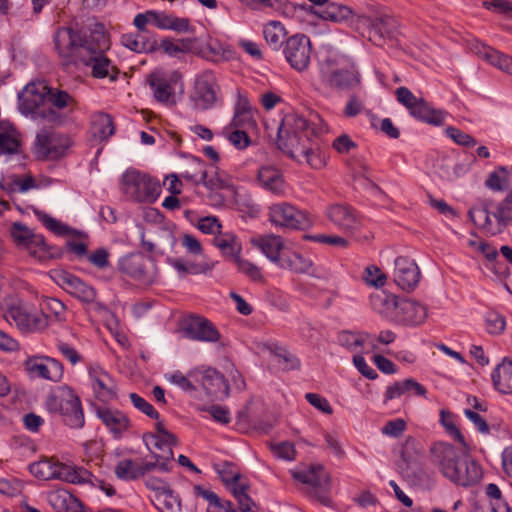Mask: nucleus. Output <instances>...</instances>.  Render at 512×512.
<instances>
[{
	"mask_svg": "<svg viewBox=\"0 0 512 512\" xmlns=\"http://www.w3.org/2000/svg\"><path fill=\"white\" fill-rule=\"evenodd\" d=\"M433 460L442 474L452 482L467 487L482 478L481 467L454 446L439 442L431 448Z\"/></svg>",
	"mask_w": 512,
	"mask_h": 512,
	"instance_id": "obj_1",
	"label": "nucleus"
},
{
	"mask_svg": "<svg viewBox=\"0 0 512 512\" xmlns=\"http://www.w3.org/2000/svg\"><path fill=\"white\" fill-rule=\"evenodd\" d=\"M470 220L489 236L501 234L512 225V192L496 206L481 202L470 208Z\"/></svg>",
	"mask_w": 512,
	"mask_h": 512,
	"instance_id": "obj_2",
	"label": "nucleus"
},
{
	"mask_svg": "<svg viewBox=\"0 0 512 512\" xmlns=\"http://www.w3.org/2000/svg\"><path fill=\"white\" fill-rule=\"evenodd\" d=\"M0 310L6 321L14 323L24 333L41 332L49 325L50 320L45 312L34 309L16 296L3 297Z\"/></svg>",
	"mask_w": 512,
	"mask_h": 512,
	"instance_id": "obj_3",
	"label": "nucleus"
},
{
	"mask_svg": "<svg viewBox=\"0 0 512 512\" xmlns=\"http://www.w3.org/2000/svg\"><path fill=\"white\" fill-rule=\"evenodd\" d=\"M49 86L45 82H33L25 86L19 95V109L25 115L42 118L49 123H62L63 115L47 106Z\"/></svg>",
	"mask_w": 512,
	"mask_h": 512,
	"instance_id": "obj_4",
	"label": "nucleus"
},
{
	"mask_svg": "<svg viewBox=\"0 0 512 512\" xmlns=\"http://www.w3.org/2000/svg\"><path fill=\"white\" fill-rule=\"evenodd\" d=\"M45 407L50 413L61 414L64 422L72 428H81L84 425L81 402L74 391L66 385L56 388L47 396Z\"/></svg>",
	"mask_w": 512,
	"mask_h": 512,
	"instance_id": "obj_5",
	"label": "nucleus"
},
{
	"mask_svg": "<svg viewBox=\"0 0 512 512\" xmlns=\"http://www.w3.org/2000/svg\"><path fill=\"white\" fill-rule=\"evenodd\" d=\"M91 38L93 42L88 48V53L84 54L80 62L91 68L94 77H107L114 81L117 78L118 70L104 54V50L109 46L106 35L96 31L91 34Z\"/></svg>",
	"mask_w": 512,
	"mask_h": 512,
	"instance_id": "obj_6",
	"label": "nucleus"
},
{
	"mask_svg": "<svg viewBox=\"0 0 512 512\" xmlns=\"http://www.w3.org/2000/svg\"><path fill=\"white\" fill-rule=\"evenodd\" d=\"M121 190L135 201L152 203L159 196L161 187L148 174L128 169L121 177Z\"/></svg>",
	"mask_w": 512,
	"mask_h": 512,
	"instance_id": "obj_7",
	"label": "nucleus"
},
{
	"mask_svg": "<svg viewBox=\"0 0 512 512\" xmlns=\"http://www.w3.org/2000/svg\"><path fill=\"white\" fill-rule=\"evenodd\" d=\"M295 480L307 486L311 496L320 503L329 506L331 500L328 493L331 488L330 476L322 465L312 464L296 468L292 471Z\"/></svg>",
	"mask_w": 512,
	"mask_h": 512,
	"instance_id": "obj_8",
	"label": "nucleus"
},
{
	"mask_svg": "<svg viewBox=\"0 0 512 512\" xmlns=\"http://www.w3.org/2000/svg\"><path fill=\"white\" fill-rule=\"evenodd\" d=\"M31 474L41 480H61L65 482H79L89 477L87 470L82 467H73L61 463L53 458H45L29 465Z\"/></svg>",
	"mask_w": 512,
	"mask_h": 512,
	"instance_id": "obj_9",
	"label": "nucleus"
},
{
	"mask_svg": "<svg viewBox=\"0 0 512 512\" xmlns=\"http://www.w3.org/2000/svg\"><path fill=\"white\" fill-rule=\"evenodd\" d=\"M92 42L91 37L83 39L74 30L64 27L58 29L54 36L55 48L65 65L80 62Z\"/></svg>",
	"mask_w": 512,
	"mask_h": 512,
	"instance_id": "obj_10",
	"label": "nucleus"
},
{
	"mask_svg": "<svg viewBox=\"0 0 512 512\" xmlns=\"http://www.w3.org/2000/svg\"><path fill=\"white\" fill-rule=\"evenodd\" d=\"M312 43L304 34H294L285 40L283 54L292 69L299 73L307 71L312 61Z\"/></svg>",
	"mask_w": 512,
	"mask_h": 512,
	"instance_id": "obj_11",
	"label": "nucleus"
},
{
	"mask_svg": "<svg viewBox=\"0 0 512 512\" xmlns=\"http://www.w3.org/2000/svg\"><path fill=\"white\" fill-rule=\"evenodd\" d=\"M119 269L123 274L144 286L155 283L158 276L155 262L140 253L123 257L119 262Z\"/></svg>",
	"mask_w": 512,
	"mask_h": 512,
	"instance_id": "obj_12",
	"label": "nucleus"
},
{
	"mask_svg": "<svg viewBox=\"0 0 512 512\" xmlns=\"http://www.w3.org/2000/svg\"><path fill=\"white\" fill-rule=\"evenodd\" d=\"M181 74L176 70L156 69L147 78L154 99L165 105H174L175 88L181 82Z\"/></svg>",
	"mask_w": 512,
	"mask_h": 512,
	"instance_id": "obj_13",
	"label": "nucleus"
},
{
	"mask_svg": "<svg viewBox=\"0 0 512 512\" xmlns=\"http://www.w3.org/2000/svg\"><path fill=\"white\" fill-rule=\"evenodd\" d=\"M355 27L362 33L367 32L369 39L376 45H382L385 38H390L397 30V21L387 14H377L375 17L358 16Z\"/></svg>",
	"mask_w": 512,
	"mask_h": 512,
	"instance_id": "obj_14",
	"label": "nucleus"
},
{
	"mask_svg": "<svg viewBox=\"0 0 512 512\" xmlns=\"http://www.w3.org/2000/svg\"><path fill=\"white\" fill-rule=\"evenodd\" d=\"M269 221L276 227L298 230L310 226L311 222L304 211L287 202L272 204L268 207Z\"/></svg>",
	"mask_w": 512,
	"mask_h": 512,
	"instance_id": "obj_15",
	"label": "nucleus"
},
{
	"mask_svg": "<svg viewBox=\"0 0 512 512\" xmlns=\"http://www.w3.org/2000/svg\"><path fill=\"white\" fill-rule=\"evenodd\" d=\"M218 90L217 80L212 71H203L198 74L190 96L193 107L198 110L213 107L218 99Z\"/></svg>",
	"mask_w": 512,
	"mask_h": 512,
	"instance_id": "obj_16",
	"label": "nucleus"
},
{
	"mask_svg": "<svg viewBox=\"0 0 512 512\" xmlns=\"http://www.w3.org/2000/svg\"><path fill=\"white\" fill-rule=\"evenodd\" d=\"M155 429V433H147L144 435L143 439L149 449L155 448L162 452L158 454L163 460L159 464V470L166 472L170 470L171 460L174 457L172 447L177 444V440L176 437L165 428L162 421H158L155 424Z\"/></svg>",
	"mask_w": 512,
	"mask_h": 512,
	"instance_id": "obj_17",
	"label": "nucleus"
},
{
	"mask_svg": "<svg viewBox=\"0 0 512 512\" xmlns=\"http://www.w3.org/2000/svg\"><path fill=\"white\" fill-rule=\"evenodd\" d=\"M23 365L30 378H40L52 382H59L63 378L62 363L49 356L28 357Z\"/></svg>",
	"mask_w": 512,
	"mask_h": 512,
	"instance_id": "obj_18",
	"label": "nucleus"
},
{
	"mask_svg": "<svg viewBox=\"0 0 512 512\" xmlns=\"http://www.w3.org/2000/svg\"><path fill=\"white\" fill-rule=\"evenodd\" d=\"M70 145L69 139L51 130H42L36 136L35 154L41 159H58Z\"/></svg>",
	"mask_w": 512,
	"mask_h": 512,
	"instance_id": "obj_19",
	"label": "nucleus"
},
{
	"mask_svg": "<svg viewBox=\"0 0 512 512\" xmlns=\"http://www.w3.org/2000/svg\"><path fill=\"white\" fill-rule=\"evenodd\" d=\"M23 144L20 133L7 122H0V162L7 163L23 157Z\"/></svg>",
	"mask_w": 512,
	"mask_h": 512,
	"instance_id": "obj_20",
	"label": "nucleus"
},
{
	"mask_svg": "<svg viewBox=\"0 0 512 512\" xmlns=\"http://www.w3.org/2000/svg\"><path fill=\"white\" fill-rule=\"evenodd\" d=\"M336 60L328 57L321 66L323 81L331 88L349 89L358 82L356 74L348 69H334Z\"/></svg>",
	"mask_w": 512,
	"mask_h": 512,
	"instance_id": "obj_21",
	"label": "nucleus"
},
{
	"mask_svg": "<svg viewBox=\"0 0 512 512\" xmlns=\"http://www.w3.org/2000/svg\"><path fill=\"white\" fill-rule=\"evenodd\" d=\"M54 279L67 293L82 302L91 303L96 298L92 286L66 271H55Z\"/></svg>",
	"mask_w": 512,
	"mask_h": 512,
	"instance_id": "obj_22",
	"label": "nucleus"
},
{
	"mask_svg": "<svg viewBox=\"0 0 512 512\" xmlns=\"http://www.w3.org/2000/svg\"><path fill=\"white\" fill-rule=\"evenodd\" d=\"M420 270L416 262L408 257L395 259L394 280L405 291H412L420 281Z\"/></svg>",
	"mask_w": 512,
	"mask_h": 512,
	"instance_id": "obj_23",
	"label": "nucleus"
},
{
	"mask_svg": "<svg viewBox=\"0 0 512 512\" xmlns=\"http://www.w3.org/2000/svg\"><path fill=\"white\" fill-rule=\"evenodd\" d=\"M96 415L115 439L122 438L130 427L128 417L117 409L97 407Z\"/></svg>",
	"mask_w": 512,
	"mask_h": 512,
	"instance_id": "obj_24",
	"label": "nucleus"
},
{
	"mask_svg": "<svg viewBox=\"0 0 512 512\" xmlns=\"http://www.w3.org/2000/svg\"><path fill=\"white\" fill-rule=\"evenodd\" d=\"M253 247L260 250L270 261L279 264L283 253L287 250L282 237L274 234L258 235L250 239Z\"/></svg>",
	"mask_w": 512,
	"mask_h": 512,
	"instance_id": "obj_25",
	"label": "nucleus"
},
{
	"mask_svg": "<svg viewBox=\"0 0 512 512\" xmlns=\"http://www.w3.org/2000/svg\"><path fill=\"white\" fill-rule=\"evenodd\" d=\"M470 49L474 54L488 62L490 65L512 76V57L509 55H506L480 41L473 42Z\"/></svg>",
	"mask_w": 512,
	"mask_h": 512,
	"instance_id": "obj_26",
	"label": "nucleus"
},
{
	"mask_svg": "<svg viewBox=\"0 0 512 512\" xmlns=\"http://www.w3.org/2000/svg\"><path fill=\"white\" fill-rule=\"evenodd\" d=\"M89 377L96 398L107 402L115 398V383L110 375L97 365L89 368Z\"/></svg>",
	"mask_w": 512,
	"mask_h": 512,
	"instance_id": "obj_27",
	"label": "nucleus"
},
{
	"mask_svg": "<svg viewBox=\"0 0 512 512\" xmlns=\"http://www.w3.org/2000/svg\"><path fill=\"white\" fill-rule=\"evenodd\" d=\"M329 221L345 232H353L359 227L358 216L355 211L346 204H333L326 210Z\"/></svg>",
	"mask_w": 512,
	"mask_h": 512,
	"instance_id": "obj_28",
	"label": "nucleus"
},
{
	"mask_svg": "<svg viewBox=\"0 0 512 512\" xmlns=\"http://www.w3.org/2000/svg\"><path fill=\"white\" fill-rule=\"evenodd\" d=\"M427 317V308L417 301L404 299L399 300L394 319L406 325L422 324Z\"/></svg>",
	"mask_w": 512,
	"mask_h": 512,
	"instance_id": "obj_29",
	"label": "nucleus"
},
{
	"mask_svg": "<svg viewBox=\"0 0 512 512\" xmlns=\"http://www.w3.org/2000/svg\"><path fill=\"white\" fill-rule=\"evenodd\" d=\"M260 186L276 196H286L288 186L280 170L274 166H263L257 175Z\"/></svg>",
	"mask_w": 512,
	"mask_h": 512,
	"instance_id": "obj_30",
	"label": "nucleus"
},
{
	"mask_svg": "<svg viewBox=\"0 0 512 512\" xmlns=\"http://www.w3.org/2000/svg\"><path fill=\"white\" fill-rule=\"evenodd\" d=\"M186 331L190 338L198 341L216 342L220 338L219 332L212 323L201 317H192Z\"/></svg>",
	"mask_w": 512,
	"mask_h": 512,
	"instance_id": "obj_31",
	"label": "nucleus"
},
{
	"mask_svg": "<svg viewBox=\"0 0 512 512\" xmlns=\"http://www.w3.org/2000/svg\"><path fill=\"white\" fill-rule=\"evenodd\" d=\"M310 144L311 138L308 134L278 137V147L289 157L297 161L301 155H305L306 147Z\"/></svg>",
	"mask_w": 512,
	"mask_h": 512,
	"instance_id": "obj_32",
	"label": "nucleus"
},
{
	"mask_svg": "<svg viewBox=\"0 0 512 512\" xmlns=\"http://www.w3.org/2000/svg\"><path fill=\"white\" fill-rule=\"evenodd\" d=\"M485 494L488 502L477 506L474 512H512V506L503 498L502 492L496 484H488L485 487Z\"/></svg>",
	"mask_w": 512,
	"mask_h": 512,
	"instance_id": "obj_33",
	"label": "nucleus"
},
{
	"mask_svg": "<svg viewBox=\"0 0 512 512\" xmlns=\"http://www.w3.org/2000/svg\"><path fill=\"white\" fill-rule=\"evenodd\" d=\"M202 386L210 396L226 397L229 385L223 375L214 368H206L202 373Z\"/></svg>",
	"mask_w": 512,
	"mask_h": 512,
	"instance_id": "obj_34",
	"label": "nucleus"
},
{
	"mask_svg": "<svg viewBox=\"0 0 512 512\" xmlns=\"http://www.w3.org/2000/svg\"><path fill=\"white\" fill-rule=\"evenodd\" d=\"M121 43L126 48L137 53L153 52L157 42L148 32L137 31L136 33L123 34Z\"/></svg>",
	"mask_w": 512,
	"mask_h": 512,
	"instance_id": "obj_35",
	"label": "nucleus"
},
{
	"mask_svg": "<svg viewBox=\"0 0 512 512\" xmlns=\"http://www.w3.org/2000/svg\"><path fill=\"white\" fill-rule=\"evenodd\" d=\"M152 16V24L162 30H173L178 33L189 32L191 30L190 21L187 18L176 17L172 14L154 11L149 14Z\"/></svg>",
	"mask_w": 512,
	"mask_h": 512,
	"instance_id": "obj_36",
	"label": "nucleus"
},
{
	"mask_svg": "<svg viewBox=\"0 0 512 512\" xmlns=\"http://www.w3.org/2000/svg\"><path fill=\"white\" fill-rule=\"evenodd\" d=\"M114 132L115 127L109 114L97 112L91 116L90 134L95 141H106Z\"/></svg>",
	"mask_w": 512,
	"mask_h": 512,
	"instance_id": "obj_37",
	"label": "nucleus"
},
{
	"mask_svg": "<svg viewBox=\"0 0 512 512\" xmlns=\"http://www.w3.org/2000/svg\"><path fill=\"white\" fill-rule=\"evenodd\" d=\"M409 112L416 119L436 126L442 125L446 118V113L433 109L423 98H419Z\"/></svg>",
	"mask_w": 512,
	"mask_h": 512,
	"instance_id": "obj_38",
	"label": "nucleus"
},
{
	"mask_svg": "<svg viewBox=\"0 0 512 512\" xmlns=\"http://www.w3.org/2000/svg\"><path fill=\"white\" fill-rule=\"evenodd\" d=\"M227 488L238 501L239 510L241 512H258L257 504L247 494L249 484L241 475L237 480L228 484Z\"/></svg>",
	"mask_w": 512,
	"mask_h": 512,
	"instance_id": "obj_39",
	"label": "nucleus"
},
{
	"mask_svg": "<svg viewBox=\"0 0 512 512\" xmlns=\"http://www.w3.org/2000/svg\"><path fill=\"white\" fill-rule=\"evenodd\" d=\"M213 243L224 256L229 257L232 261L239 257L242 251V245L238 237L229 231L219 232L214 237Z\"/></svg>",
	"mask_w": 512,
	"mask_h": 512,
	"instance_id": "obj_40",
	"label": "nucleus"
},
{
	"mask_svg": "<svg viewBox=\"0 0 512 512\" xmlns=\"http://www.w3.org/2000/svg\"><path fill=\"white\" fill-rule=\"evenodd\" d=\"M293 134H308V136H311L313 131L309 127V123L304 117L296 114H289L282 120V123L278 128V137Z\"/></svg>",
	"mask_w": 512,
	"mask_h": 512,
	"instance_id": "obj_41",
	"label": "nucleus"
},
{
	"mask_svg": "<svg viewBox=\"0 0 512 512\" xmlns=\"http://www.w3.org/2000/svg\"><path fill=\"white\" fill-rule=\"evenodd\" d=\"M410 391H414L415 394L419 396H425L427 392L423 385L409 378L404 381H397L392 385H389L385 392L384 401L387 402L389 400L399 398L400 396Z\"/></svg>",
	"mask_w": 512,
	"mask_h": 512,
	"instance_id": "obj_42",
	"label": "nucleus"
},
{
	"mask_svg": "<svg viewBox=\"0 0 512 512\" xmlns=\"http://www.w3.org/2000/svg\"><path fill=\"white\" fill-rule=\"evenodd\" d=\"M314 14L335 23L345 22L354 17L350 7L336 2H330L323 9L315 10Z\"/></svg>",
	"mask_w": 512,
	"mask_h": 512,
	"instance_id": "obj_43",
	"label": "nucleus"
},
{
	"mask_svg": "<svg viewBox=\"0 0 512 512\" xmlns=\"http://www.w3.org/2000/svg\"><path fill=\"white\" fill-rule=\"evenodd\" d=\"M283 269H288L295 273L305 274L311 273L313 262L298 252L283 253L278 264Z\"/></svg>",
	"mask_w": 512,
	"mask_h": 512,
	"instance_id": "obj_44",
	"label": "nucleus"
},
{
	"mask_svg": "<svg viewBox=\"0 0 512 512\" xmlns=\"http://www.w3.org/2000/svg\"><path fill=\"white\" fill-rule=\"evenodd\" d=\"M167 262L184 277L187 274H204L214 268V262L187 263L182 258H168Z\"/></svg>",
	"mask_w": 512,
	"mask_h": 512,
	"instance_id": "obj_45",
	"label": "nucleus"
},
{
	"mask_svg": "<svg viewBox=\"0 0 512 512\" xmlns=\"http://www.w3.org/2000/svg\"><path fill=\"white\" fill-rule=\"evenodd\" d=\"M494 386L504 394L512 393V362L503 361L492 374Z\"/></svg>",
	"mask_w": 512,
	"mask_h": 512,
	"instance_id": "obj_46",
	"label": "nucleus"
},
{
	"mask_svg": "<svg viewBox=\"0 0 512 512\" xmlns=\"http://www.w3.org/2000/svg\"><path fill=\"white\" fill-rule=\"evenodd\" d=\"M399 300L394 295L377 293L371 296L372 308L379 314L394 319Z\"/></svg>",
	"mask_w": 512,
	"mask_h": 512,
	"instance_id": "obj_47",
	"label": "nucleus"
},
{
	"mask_svg": "<svg viewBox=\"0 0 512 512\" xmlns=\"http://www.w3.org/2000/svg\"><path fill=\"white\" fill-rule=\"evenodd\" d=\"M263 35L266 43L273 49L279 50L284 46L286 29L279 21H270L263 28Z\"/></svg>",
	"mask_w": 512,
	"mask_h": 512,
	"instance_id": "obj_48",
	"label": "nucleus"
},
{
	"mask_svg": "<svg viewBox=\"0 0 512 512\" xmlns=\"http://www.w3.org/2000/svg\"><path fill=\"white\" fill-rule=\"evenodd\" d=\"M270 353L273 356V361L285 371L297 369L300 362L297 357L289 352L286 348L280 347L276 344L268 346Z\"/></svg>",
	"mask_w": 512,
	"mask_h": 512,
	"instance_id": "obj_49",
	"label": "nucleus"
},
{
	"mask_svg": "<svg viewBox=\"0 0 512 512\" xmlns=\"http://www.w3.org/2000/svg\"><path fill=\"white\" fill-rule=\"evenodd\" d=\"M154 504L160 512H182L180 498L171 489L156 493Z\"/></svg>",
	"mask_w": 512,
	"mask_h": 512,
	"instance_id": "obj_50",
	"label": "nucleus"
},
{
	"mask_svg": "<svg viewBox=\"0 0 512 512\" xmlns=\"http://www.w3.org/2000/svg\"><path fill=\"white\" fill-rule=\"evenodd\" d=\"M49 502L58 512H76L78 507L77 499L64 489L52 492Z\"/></svg>",
	"mask_w": 512,
	"mask_h": 512,
	"instance_id": "obj_51",
	"label": "nucleus"
},
{
	"mask_svg": "<svg viewBox=\"0 0 512 512\" xmlns=\"http://www.w3.org/2000/svg\"><path fill=\"white\" fill-rule=\"evenodd\" d=\"M249 130L236 128L226 125L223 127L221 134L227 139L236 149L244 150L248 148L252 140L249 136Z\"/></svg>",
	"mask_w": 512,
	"mask_h": 512,
	"instance_id": "obj_52",
	"label": "nucleus"
},
{
	"mask_svg": "<svg viewBox=\"0 0 512 512\" xmlns=\"http://www.w3.org/2000/svg\"><path fill=\"white\" fill-rule=\"evenodd\" d=\"M207 176L208 172L206 171L205 163L198 158H192L181 173V177L195 185L204 182Z\"/></svg>",
	"mask_w": 512,
	"mask_h": 512,
	"instance_id": "obj_53",
	"label": "nucleus"
},
{
	"mask_svg": "<svg viewBox=\"0 0 512 512\" xmlns=\"http://www.w3.org/2000/svg\"><path fill=\"white\" fill-rule=\"evenodd\" d=\"M510 185V173L505 166H498L489 173L485 186L492 191L506 190Z\"/></svg>",
	"mask_w": 512,
	"mask_h": 512,
	"instance_id": "obj_54",
	"label": "nucleus"
},
{
	"mask_svg": "<svg viewBox=\"0 0 512 512\" xmlns=\"http://www.w3.org/2000/svg\"><path fill=\"white\" fill-rule=\"evenodd\" d=\"M73 98L65 91L58 90L57 88L49 87V94H47V106L58 111L63 115V120L66 114L62 112L65 108H70L73 104Z\"/></svg>",
	"mask_w": 512,
	"mask_h": 512,
	"instance_id": "obj_55",
	"label": "nucleus"
},
{
	"mask_svg": "<svg viewBox=\"0 0 512 512\" xmlns=\"http://www.w3.org/2000/svg\"><path fill=\"white\" fill-rule=\"evenodd\" d=\"M141 241L143 247L149 252H153L157 245H164L173 248L176 244V238L173 230L167 227L158 228L156 243L145 240L144 232L141 233Z\"/></svg>",
	"mask_w": 512,
	"mask_h": 512,
	"instance_id": "obj_56",
	"label": "nucleus"
},
{
	"mask_svg": "<svg viewBox=\"0 0 512 512\" xmlns=\"http://www.w3.org/2000/svg\"><path fill=\"white\" fill-rule=\"evenodd\" d=\"M368 338L370 335L367 333L343 331L338 336V342L352 352H359Z\"/></svg>",
	"mask_w": 512,
	"mask_h": 512,
	"instance_id": "obj_57",
	"label": "nucleus"
},
{
	"mask_svg": "<svg viewBox=\"0 0 512 512\" xmlns=\"http://www.w3.org/2000/svg\"><path fill=\"white\" fill-rule=\"evenodd\" d=\"M115 474L122 480H134L141 476L140 463L131 459L120 460L115 466Z\"/></svg>",
	"mask_w": 512,
	"mask_h": 512,
	"instance_id": "obj_58",
	"label": "nucleus"
},
{
	"mask_svg": "<svg viewBox=\"0 0 512 512\" xmlns=\"http://www.w3.org/2000/svg\"><path fill=\"white\" fill-rule=\"evenodd\" d=\"M24 248L28 251L30 256L39 261H45L49 258L47 245L42 235L35 234Z\"/></svg>",
	"mask_w": 512,
	"mask_h": 512,
	"instance_id": "obj_59",
	"label": "nucleus"
},
{
	"mask_svg": "<svg viewBox=\"0 0 512 512\" xmlns=\"http://www.w3.org/2000/svg\"><path fill=\"white\" fill-rule=\"evenodd\" d=\"M65 305L56 298H46L43 303L40 311L45 312L48 317L53 318V321L61 323L66 321L65 317Z\"/></svg>",
	"mask_w": 512,
	"mask_h": 512,
	"instance_id": "obj_60",
	"label": "nucleus"
},
{
	"mask_svg": "<svg viewBox=\"0 0 512 512\" xmlns=\"http://www.w3.org/2000/svg\"><path fill=\"white\" fill-rule=\"evenodd\" d=\"M304 154L305 155L300 156V159H298V162H300V163L305 162L314 169H320L326 163L325 156L322 155L318 146L312 142L308 147H306V151Z\"/></svg>",
	"mask_w": 512,
	"mask_h": 512,
	"instance_id": "obj_61",
	"label": "nucleus"
},
{
	"mask_svg": "<svg viewBox=\"0 0 512 512\" xmlns=\"http://www.w3.org/2000/svg\"><path fill=\"white\" fill-rule=\"evenodd\" d=\"M233 262L236 264L238 270L245 274L252 281L261 282L263 280L261 268L256 266L254 263L243 259L240 256L235 258Z\"/></svg>",
	"mask_w": 512,
	"mask_h": 512,
	"instance_id": "obj_62",
	"label": "nucleus"
},
{
	"mask_svg": "<svg viewBox=\"0 0 512 512\" xmlns=\"http://www.w3.org/2000/svg\"><path fill=\"white\" fill-rule=\"evenodd\" d=\"M196 227L204 234L214 235L221 232L222 224L216 216H205L198 220Z\"/></svg>",
	"mask_w": 512,
	"mask_h": 512,
	"instance_id": "obj_63",
	"label": "nucleus"
},
{
	"mask_svg": "<svg viewBox=\"0 0 512 512\" xmlns=\"http://www.w3.org/2000/svg\"><path fill=\"white\" fill-rule=\"evenodd\" d=\"M273 454L283 460L292 461L296 457V449L294 444L289 441H283L271 445Z\"/></svg>",
	"mask_w": 512,
	"mask_h": 512,
	"instance_id": "obj_64",
	"label": "nucleus"
}]
</instances>
